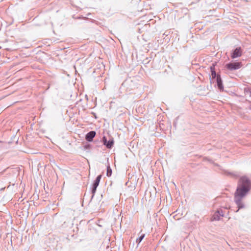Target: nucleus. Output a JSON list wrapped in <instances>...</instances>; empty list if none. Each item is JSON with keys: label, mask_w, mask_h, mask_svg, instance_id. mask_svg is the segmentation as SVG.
Masks as SVG:
<instances>
[{"label": "nucleus", "mask_w": 251, "mask_h": 251, "mask_svg": "<svg viewBox=\"0 0 251 251\" xmlns=\"http://www.w3.org/2000/svg\"><path fill=\"white\" fill-rule=\"evenodd\" d=\"M102 139H103V144L104 145H105L107 142L106 137H103Z\"/></svg>", "instance_id": "f8f14e48"}, {"label": "nucleus", "mask_w": 251, "mask_h": 251, "mask_svg": "<svg viewBox=\"0 0 251 251\" xmlns=\"http://www.w3.org/2000/svg\"><path fill=\"white\" fill-rule=\"evenodd\" d=\"M144 237H145V234H143L141 236H140L139 237L137 238L136 242L139 244L142 241V240L143 239Z\"/></svg>", "instance_id": "9b49d317"}, {"label": "nucleus", "mask_w": 251, "mask_h": 251, "mask_svg": "<svg viewBox=\"0 0 251 251\" xmlns=\"http://www.w3.org/2000/svg\"><path fill=\"white\" fill-rule=\"evenodd\" d=\"M215 69V66L214 65H213L212 66L210 67V70L211 72V76L213 78H214L216 77V73L214 70Z\"/></svg>", "instance_id": "6e6552de"}, {"label": "nucleus", "mask_w": 251, "mask_h": 251, "mask_svg": "<svg viewBox=\"0 0 251 251\" xmlns=\"http://www.w3.org/2000/svg\"><path fill=\"white\" fill-rule=\"evenodd\" d=\"M241 66V63L239 62L232 63L226 65L227 68L230 70L239 69Z\"/></svg>", "instance_id": "f03ea898"}, {"label": "nucleus", "mask_w": 251, "mask_h": 251, "mask_svg": "<svg viewBox=\"0 0 251 251\" xmlns=\"http://www.w3.org/2000/svg\"><path fill=\"white\" fill-rule=\"evenodd\" d=\"M112 175V169L109 166H107L106 175L108 176H111Z\"/></svg>", "instance_id": "9d476101"}, {"label": "nucleus", "mask_w": 251, "mask_h": 251, "mask_svg": "<svg viewBox=\"0 0 251 251\" xmlns=\"http://www.w3.org/2000/svg\"><path fill=\"white\" fill-rule=\"evenodd\" d=\"M101 177V175L98 176L97 177V178H96V180L95 181L94 183L93 184V189H92V192L93 195H94L95 192H96L97 188V187L98 186V185L99 184V183L100 182Z\"/></svg>", "instance_id": "7ed1b4c3"}, {"label": "nucleus", "mask_w": 251, "mask_h": 251, "mask_svg": "<svg viewBox=\"0 0 251 251\" xmlns=\"http://www.w3.org/2000/svg\"><path fill=\"white\" fill-rule=\"evenodd\" d=\"M96 135V132L94 131H91L88 132L85 136L86 140L88 142H91L93 140V138Z\"/></svg>", "instance_id": "423d86ee"}, {"label": "nucleus", "mask_w": 251, "mask_h": 251, "mask_svg": "<svg viewBox=\"0 0 251 251\" xmlns=\"http://www.w3.org/2000/svg\"><path fill=\"white\" fill-rule=\"evenodd\" d=\"M113 143V140L110 139L108 141H107V143L105 146H106L107 148L110 149L112 147Z\"/></svg>", "instance_id": "1a4fd4ad"}, {"label": "nucleus", "mask_w": 251, "mask_h": 251, "mask_svg": "<svg viewBox=\"0 0 251 251\" xmlns=\"http://www.w3.org/2000/svg\"><path fill=\"white\" fill-rule=\"evenodd\" d=\"M223 216L224 215L222 212L217 211L213 215L212 217V221H219L220 220L221 217H223Z\"/></svg>", "instance_id": "20e7f679"}, {"label": "nucleus", "mask_w": 251, "mask_h": 251, "mask_svg": "<svg viewBox=\"0 0 251 251\" xmlns=\"http://www.w3.org/2000/svg\"><path fill=\"white\" fill-rule=\"evenodd\" d=\"M242 54V51L240 48H237L234 50L232 54L231 57L232 58H235L240 57Z\"/></svg>", "instance_id": "39448f33"}, {"label": "nucleus", "mask_w": 251, "mask_h": 251, "mask_svg": "<svg viewBox=\"0 0 251 251\" xmlns=\"http://www.w3.org/2000/svg\"><path fill=\"white\" fill-rule=\"evenodd\" d=\"M251 189V182L246 176L241 178L239 184L235 193L234 201L237 204L238 209L245 207V204L242 199L247 195Z\"/></svg>", "instance_id": "f257e3e1"}, {"label": "nucleus", "mask_w": 251, "mask_h": 251, "mask_svg": "<svg viewBox=\"0 0 251 251\" xmlns=\"http://www.w3.org/2000/svg\"><path fill=\"white\" fill-rule=\"evenodd\" d=\"M217 83L218 88L221 90H223L224 87L222 85V81L221 78L219 76H217Z\"/></svg>", "instance_id": "0eeeda50"}]
</instances>
